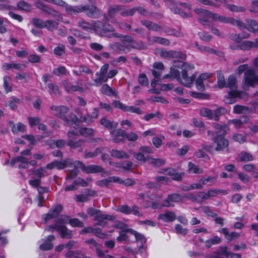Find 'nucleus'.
Listing matches in <instances>:
<instances>
[{"label":"nucleus","mask_w":258,"mask_h":258,"mask_svg":"<svg viewBox=\"0 0 258 258\" xmlns=\"http://www.w3.org/2000/svg\"><path fill=\"white\" fill-rule=\"evenodd\" d=\"M196 48L201 52L207 54H213L215 53V50L210 47L206 46H200L198 43L194 44Z\"/></svg>","instance_id":"40"},{"label":"nucleus","mask_w":258,"mask_h":258,"mask_svg":"<svg viewBox=\"0 0 258 258\" xmlns=\"http://www.w3.org/2000/svg\"><path fill=\"white\" fill-rule=\"evenodd\" d=\"M79 133L84 137H89L94 134V131L91 128L83 127L80 130Z\"/></svg>","instance_id":"56"},{"label":"nucleus","mask_w":258,"mask_h":258,"mask_svg":"<svg viewBox=\"0 0 258 258\" xmlns=\"http://www.w3.org/2000/svg\"><path fill=\"white\" fill-rule=\"evenodd\" d=\"M87 8L86 9L85 11L84 12H85L87 15L93 17L95 16V15L98 13L99 10L97 9L96 7L95 6H85Z\"/></svg>","instance_id":"50"},{"label":"nucleus","mask_w":258,"mask_h":258,"mask_svg":"<svg viewBox=\"0 0 258 258\" xmlns=\"http://www.w3.org/2000/svg\"><path fill=\"white\" fill-rule=\"evenodd\" d=\"M9 123L12 128V131L14 134L25 131L26 126L22 123L19 122L18 123L14 124L13 121H10Z\"/></svg>","instance_id":"25"},{"label":"nucleus","mask_w":258,"mask_h":258,"mask_svg":"<svg viewBox=\"0 0 258 258\" xmlns=\"http://www.w3.org/2000/svg\"><path fill=\"white\" fill-rule=\"evenodd\" d=\"M194 69L195 67L192 64L181 61H176L170 68L169 73L164 76L163 79H175L179 83L190 88L196 79L195 75L189 76L190 72Z\"/></svg>","instance_id":"1"},{"label":"nucleus","mask_w":258,"mask_h":258,"mask_svg":"<svg viewBox=\"0 0 258 258\" xmlns=\"http://www.w3.org/2000/svg\"><path fill=\"white\" fill-rule=\"evenodd\" d=\"M67 73V70L66 68L64 67L61 66L54 69L52 72L53 74L58 77L62 75H66Z\"/></svg>","instance_id":"47"},{"label":"nucleus","mask_w":258,"mask_h":258,"mask_svg":"<svg viewBox=\"0 0 258 258\" xmlns=\"http://www.w3.org/2000/svg\"><path fill=\"white\" fill-rule=\"evenodd\" d=\"M165 173L171 177V178L175 180H180L183 173H178L174 169L172 168H168L165 170Z\"/></svg>","instance_id":"32"},{"label":"nucleus","mask_w":258,"mask_h":258,"mask_svg":"<svg viewBox=\"0 0 258 258\" xmlns=\"http://www.w3.org/2000/svg\"><path fill=\"white\" fill-rule=\"evenodd\" d=\"M226 87H229L231 91L225 96V102L228 104H232L235 102V99L241 98V93L237 90V80L233 76H230L228 79Z\"/></svg>","instance_id":"5"},{"label":"nucleus","mask_w":258,"mask_h":258,"mask_svg":"<svg viewBox=\"0 0 258 258\" xmlns=\"http://www.w3.org/2000/svg\"><path fill=\"white\" fill-rule=\"evenodd\" d=\"M249 37V34L248 33L245 34L242 36L235 34L231 36V39L236 42L240 43L243 38H247Z\"/></svg>","instance_id":"62"},{"label":"nucleus","mask_w":258,"mask_h":258,"mask_svg":"<svg viewBox=\"0 0 258 258\" xmlns=\"http://www.w3.org/2000/svg\"><path fill=\"white\" fill-rule=\"evenodd\" d=\"M218 86L219 88H222L226 87V83L225 80L224 76L221 72H217Z\"/></svg>","instance_id":"46"},{"label":"nucleus","mask_w":258,"mask_h":258,"mask_svg":"<svg viewBox=\"0 0 258 258\" xmlns=\"http://www.w3.org/2000/svg\"><path fill=\"white\" fill-rule=\"evenodd\" d=\"M100 123L104 127L110 131L113 130V128H115L118 126V123L116 122L111 121L106 118H102L100 120Z\"/></svg>","instance_id":"35"},{"label":"nucleus","mask_w":258,"mask_h":258,"mask_svg":"<svg viewBox=\"0 0 258 258\" xmlns=\"http://www.w3.org/2000/svg\"><path fill=\"white\" fill-rule=\"evenodd\" d=\"M114 107L117 109H120L121 110L126 112L127 105L122 103L119 101L115 100L112 103Z\"/></svg>","instance_id":"64"},{"label":"nucleus","mask_w":258,"mask_h":258,"mask_svg":"<svg viewBox=\"0 0 258 258\" xmlns=\"http://www.w3.org/2000/svg\"><path fill=\"white\" fill-rule=\"evenodd\" d=\"M94 219L97 221V225L104 226L106 224L104 221V220H113L115 217L113 216L104 214L101 211H99Z\"/></svg>","instance_id":"18"},{"label":"nucleus","mask_w":258,"mask_h":258,"mask_svg":"<svg viewBox=\"0 0 258 258\" xmlns=\"http://www.w3.org/2000/svg\"><path fill=\"white\" fill-rule=\"evenodd\" d=\"M130 233L135 236L137 241L140 242L142 244L146 242V238L143 234L133 229L131 231Z\"/></svg>","instance_id":"53"},{"label":"nucleus","mask_w":258,"mask_h":258,"mask_svg":"<svg viewBox=\"0 0 258 258\" xmlns=\"http://www.w3.org/2000/svg\"><path fill=\"white\" fill-rule=\"evenodd\" d=\"M158 218L164 222H171L175 219V215L173 212H166L159 214Z\"/></svg>","instance_id":"30"},{"label":"nucleus","mask_w":258,"mask_h":258,"mask_svg":"<svg viewBox=\"0 0 258 258\" xmlns=\"http://www.w3.org/2000/svg\"><path fill=\"white\" fill-rule=\"evenodd\" d=\"M226 8L230 11L233 12H243L245 10V8H244L243 7H238L235 5L229 4L227 5Z\"/></svg>","instance_id":"58"},{"label":"nucleus","mask_w":258,"mask_h":258,"mask_svg":"<svg viewBox=\"0 0 258 258\" xmlns=\"http://www.w3.org/2000/svg\"><path fill=\"white\" fill-rule=\"evenodd\" d=\"M244 25L245 27L242 29L246 28L251 32H258V23L255 20L252 19L247 20L246 24H244Z\"/></svg>","instance_id":"24"},{"label":"nucleus","mask_w":258,"mask_h":258,"mask_svg":"<svg viewBox=\"0 0 258 258\" xmlns=\"http://www.w3.org/2000/svg\"><path fill=\"white\" fill-rule=\"evenodd\" d=\"M16 162L20 163L19 168H27L29 167V162L28 160L23 156H19L16 158H13L11 161V165L13 166Z\"/></svg>","instance_id":"22"},{"label":"nucleus","mask_w":258,"mask_h":258,"mask_svg":"<svg viewBox=\"0 0 258 258\" xmlns=\"http://www.w3.org/2000/svg\"><path fill=\"white\" fill-rule=\"evenodd\" d=\"M80 27L86 30H94L98 32L103 36L111 37L114 35L113 33V28L109 25H103L101 22H92L91 23H88L84 21H80L78 23Z\"/></svg>","instance_id":"4"},{"label":"nucleus","mask_w":258,"mask_h":258,"mask_svg":"<svg viewBox=\"0 0 258 258\" xmlns=\"http://www.w3.org/2000/svg\"><path fill=\"white\" fill-rule=\"evenodd\" d=\"M181 199L180 196L178 194H172L169 195L166 200V204L164 206L166 207H170L173 206V203H177L180 202Z\"/></svg>","instance_id":"28"},{"label":"nucleus","mask_w":258,"mask_h":258,"mask_svg":"<svg viewBox=\"0 0 258 258\" xmlns=\"http://www.w3.org/2000/svg\"><path fill=\"white\" fill-rule=\"evenodd\" d=\"M212 76V75L210 73H206L201 74L196 80L197 89L201 91H204L205 86L204 84V82L211 78Z\"/></svg>","instance_id":"16"},{"label":"nucleus","mask_w":258,"mask_h":258,"mask_svg":"<svg viewBox=\"0 0 258 258\" xmlns=\"http://www.w3.org/2000/svg\"><path fill=\"white\" fill-rule=\"evenodd\" d=\"M200 114L202 116L207 117L210 119H214L216 117L215 115L213 114V111L207 108H203L200 111Z\"/></svg>","instance_id":"41"},{"label":"nucleus","mask_w":258,"mask_h":258,"mask_svg":"<svg viewBox=\"0 0 258 258\" xmlns=\"http://www.w3.org/2000/svg\"><path fill=\"white\" fill-rule=\"evenodd\" d=\"M115 210L126 215L133 214L139 217L142 216V214L140 212L139 208L135 205L132 207H129L127 205H120L117 207Z\"/></svg>","instance_id":"11"},{"label":"nucleus","mask_w":258,"mask_h":258,"mask_svg":"<svg viewBox=\"0 0 258 258\" xmlns=\"http://www.w3.org/2000/svg\"><path fill=\"white\" fill-rule=\"evenodd\" d=\"M154 70L152 71V74L154 77L156 79H159L162 75V71L164 69L163 63L161 62H155L153 64Z\"/></svg>","instance_id":"23"},{"label":"nucleus","mask_w":258,"mask_h":258,"mask_svg":"<svg viewBox=\"0 0 258 258\" xmlns=\"http://www.w3.org/2000/svg\"><path fill=\"white\" fill-rule=\"evenodd\" d=\"M74 165L75 167H80L83 171L87 173L101 172L102 176L110 174L108 172L104 171V169L101 166L98 165H91L86 166L83 162L80 161H74Z\"/></svg>","instance_id":"6"},{"label":"nucleus","mask_w":258,"mask_h":258,"mask_svg":"<svg viewBox=\"0 0 258 258\" xmlns=\"http://www.w3.org/2000/svg\"><path fill=\"white\" fill-rule=\"evenodd\" d=\"M54 236L52 235H49L44 243L40 245V249L42 250L51 249L53 247V245L51 242L54 240Z\"/></svg>","instance_id":"26"},{"label":"nucleus","mask_w":258,"mask_h":258,"mask_svg":"<svg viewBox=\"0 0 258 258\" xmlns=\"http://www.w3.org/2000/svg\"><path fill=\"white\" fill-rule=\"evenodd\" d=\"M87 8L86 6H77L73 7L67 4L65 6L66 12L70 15L83 12L85 11Z\"/></svg>","instance_id":"21"},{"label":"nucleus","mask_w":258,"mask_h":258,"mask_svg":"<svg viewBox=\"0 0 258 258\" xmlns=\"http://www.w3.org/2000/svg\"><path fill=\"white\" fill-rule=\"evenodd\" d=\"M216 178V177L208 176L207 177H203L200 179V180L203 186H204L205 185L207 184L209 182H213Z\"/></svg>","instance_id":"63"},{"label":"nucleus","mask_w":258,"mask_h":258,"mask_svg":"<svg viewBox=\"0 0 258 258\" xmlns=\"http://www.w3.org/2000/svg\"><path fill=\"white\" fill-rule=\"evenodd\" d=\"M45 27L48 30L52 31L56 29L57 27V23L55 22L47 20L45 21Z\"/></svg>","instance_id":"57"},{"label":"nucleus","mask_w":258,"mask_h":258,"mask_svg":"<svg viewBox=\"0 0 258 258\" xmlns=\"http://www.w3.org/2000/svg\"><path fill=\"white\" fill-rule=\"evenodd\" d=\"M248 111V108L241 105H235L233 108V111L235 113L240 114L245 113Z\"/></svg>","instance_id":"60"},{"label":"nucleus","mask_w":258,"mask_h":258,"mask_svg":"<svg viewBox=\"0 0 258 258\" xmlns=\"http://www.w3.org/2000/svg\"><path fill=\"white\" fill-rule=\"evenodd\" d=\"M108 68L109 65L108 64H105L101 67L100 71L99 77L94 80L96 85H98L102 82H105L107 81V78H106V74L108 70Z\"/></svg>","instance_id":"19"},{"label":"nucleus","mask_w":258,"mask_h":258,"mask_svg":"<svg viewBox=\"0 0 258 258\" xmlns=\"http://www.w3.org/2000/svg\"><path fill=\"white\" fill-rule=\"evenodd\" d=\"M221 254L224 255L227 258H240L241 255L237 253H232L227 251V247L226 246L221 247L220 249Z\"/></svg>","instance_id":"36"},{"label":"nucleus","mask_w":258,"mask_h":258,"mask_svg":"<svg viewBox=\"0 0 258 258\" xmlns=\"http://www.w3.org/2000/svg\"><path fill=\"white\" fill-rule=\"evenodd\" d=\"M78 135L77 132H74L71 131L68 132V141L67 144L71 148L76 149L81 147L83 144V141L79 140L77 141H75L74 140L76 139V136Z\"/></svg>","instance_id":"12"},{"label":"nucleus","mask_w":258,"mask_h":258,"mask_svg":"<svg viewBox=\"0 0 258 258\" xmlns=\"http://www.w3.org/2000/svg\"><path fill=\"white\" fill-rule=\"evenodd\" d=\"M160 55L162 57L168 59L174 58L185 59L186 56L185 54L180 51L173 50L167 51L165 50H161L160 51Z\"/></svg>","instance_id":"14"},{"label":"nucleus","mask_w":258,"mask_h":258,"mask_svg":"<svg viewBox=\"0 0 258 258\" xmlns=\"http://www.w3.org/2000/svg\"><path fill=\"white\" fill-rule=\"evenodd\" d=\"M110 153L112 157L117 159H127L129 158L127 153L120 150L113 149L110 151Z\"/></svg>","instance_id":"33"},{"label":"nucleus","mask_w":258,"mask_h":258,"mask_svg":"<svg viewBox=\"0 0 258 258\" xmlns=\"http://www.w3.org/2000/svg\"><path fill=\"white\" fill-rule=\"evenodd\" d=\"M149 163L151 165L155 167H159L165 164V161L161 159H155L151 157H149L148 161Z\"/></svg>","instance_id":"43"},{"label":"nucleus","mask_w":258,"mask_h":258,"mask_svg":"<svg viewBox=\"0 0 258 258\" xmlns=\"http://www.w3.org/2000/svg\"><path fill=\"white\" fill-rule=\"evenodd\" d=\"M239 47L244 50H248L253 48L252 41L245 40L242 41L239 44Z\"/></svg>","instance_id":"44"},{"label":"nucleus","mask_w":258,"mask_h":258,"mask_svg":"<svg viewBox=\"0 0 258 258\" xmlns=\"http://www.w3.org/2000/svg\"><path fill=\"white\" fill-rule=\"evenodd\" d=\"M101 92L107 95H113L116 96V93L115 90L111 88L108 85L105 84L101 88Z\"/></svg>","instance_id":"42"},{"label":"nucleus","mask_w":258,"mask_h":258,"mask_svg":"<svg viewBox=\"0 0 258 258\" xmlns=\"http://www.w3.org/2000/svg\"><path fill=\"white\" fill-rule=\"evenodd\" d=\"M248 118L247 117L243 116L239 119H235L229 120L228 122V124H233L236 128H239L242 124L247 122Z\"/></svg>","instance_id":"31"},{"label":"nucleus","mask_w":258,"mask_h":258,"mask_svg":"<svg viewBox=\"0 0 258 258\" xmlns=\"http://www.w3.org/2000/svg\"><path fill=\"white\" fill-rule=\"evenodd\" d=\"M152 153L153 150L151 147L141 146L139 148V151L138 152L134 153V157L137 160L143 163H145L148 161L150 157L148 154H150Z\"/></svg>","instance_id":"10"},{"label":"nucleus","mask_w":258,"mask_h":258,"mask_svg":"<svg viewBox=\"0 0 258 258\" xmlns=\"http://www.w3.org/2000/svg\"><path fill=\"white\" fill-rule=\"evenodd\" d=\"M51 110L54 111V114L55 116L61 118L64 122L65 125L67 126L72 125V119L69 120L65 116V114L69 111L68 107L62 106H52L50 107Z\"/></svg>","instance_id":"9"},{"label":"nucleus","mask_w":258,"mask_h":258,"mask_svg":"<svg viewBox=\"0 0 258 258\" xmlns=\"http://www.w3.org/2000/svg\"><path fill=\"white\" fill-rule=\"evenodd\" d=\"M114 227L116 228L122 230V231L123 232H131V231L132 230V229H130L128 227L127 224L120 221H119L116 224H115L114 225Z\"/></svg>","instance_id":"54"},{"label":"nucleus","mask_w":258,"mask_h":258,"mask_svg":"<svg viewBox=\"0 0 258 258\" xmlns=\"http://www.w3.org/2000/svg\"><path fill=\"white\" fill-rule=\"evenodd\" d=\"M22 66L21 64L18 63H5L3 64L2 68L6 71L10 70L12 69L20 71L22 69Z\"/></svg>","instance_id":"37"},{"label":"nucleus","mask_w":258,"mask_h":258,"mask_svg":"<svg viewBox=\"0 0 258 258\" xmlns=\"http://www.w3.org/2000/svg\"><path fill=\"white\" fill-rule=\"evenodd\" d=\"M201 209L203 212L209 217H211L212 218L215 217L217 216V214L214 212H213L210 208L208 206H204L202 207Z\"/></svg>","instance_id":"61"},{"label":"nucleus","mask_w":258,"mask_h":258,"mask_svg":"<svg viewBox=\"0 0 258 258\" xmlns=\"http://www.w3.org/2000/svg\"><path fill=\"white\" fill-rule=\"evenodd\" d=\"M221 241V238L217 236H215L211 239L206 240L205 243L208 247H210L213 244L220 243Z\"/></svg>","instance_id":"52"},{"label":"nucleus","mask_w":258,"mask_h":258,"mask_svg":"<svg viewBox=\"0 0 258 258\" xmlns=\"http://www.w3.org/2000/svg\"><path fill=\"white\" fill-rule=\"evenodd\" d=\"M61 84L68 93H71L76 91L83 92V89L81 86L72 85L65 80H63L61 82Z\"/></svg>","instance_id":"20"},{"label":"nucleus","mask_w":258,"mask_h":258,"mask_svg":"<svg viewBox=\"0 0 258 258\" xmlns=\"http://www.w3.org/2000/svg\"><path fill=\"white\" fill-rule=\"evenodd\" d=\"M122 41L124 44L127 43L132 47L137 49H143L146 48V44L143 42H136L133 41L132 38L130 36H124L122 37Z\"/></svg>","instance_id":"17"},{"label":"nucleus","mask_w":258,"mask_h":258,"mask_svg":"<svg viewBox=\"0 0 258 258\" xmlns=\"http://www.w3.org/2000/svg\"><path fill=\"white\" fill-rule=\"evenodd\" d=\"M93 121V118L90 115H87L83 117H81L78 119L76 116L72 118V125L74 124H78L80 122H86L88 124Z\"/></svg>","instance_id":"29"},{"label":"nucleus","mask_w":258,"mask_h":258,"mask_svg":"<svg viewBox=\"0 0 258 258\" xmlns=\"http://www.w3.org/2000/svg\"><path fill=\"white\" fill-rule=\"evenodd\" d=\"M11 78L9 76H5L4 77V87L5 91L9 93L12 91V88L10 85Z\"/></svg>","instance_id":"51"},{"label":"nucleus","mask_w":258,"mask_h":258,"mask_svg":"<svg viewBox=\"0 0 258 258\" xmlns=\"http://www.w3.org/2000/svg\"><path fill=\"white\" fill-rule=\"evenodd\" d=\"M68 223H69L73 227H82L83 226V222L78 219H70L69 216L63 215L59 218L54 225H50L45 229L49 232H53L56 230L59 233L61 238L69 239L72 237L73 234L72 231L69 230L64 225Z\"/></svg>","instance_id":"3"},{"label":"nucleus","mask_w":258,"mask_h":258,"mask_svg":"<svg viewBox=\"0 0 258 258\" xmlns=\"http://www.w3.org/2000/svg\"><path fill=\"white\" fill-rule=\"evenodd\" d=\"M154 42H157L165 45H168L170 43L169 41L167 39L158 37H154L151 39H149L150 43H152Z\"/></svg>","instance_id":"45"},{"label":"nucleus","mask_w":258,"mask_h":258,"mask_svg":"<svg viewBox=\"0 0 258 258\" xmlns=\"http://www.w3.org/2000/svg\"><path fill=\"white\" fill-rule=\"evenodd\" d=\"M142 23L149 29L154 31H158L160 29V27L156 24L153 23L150 21H144Z\"/></svg>","instance_id":"55"},{"label":"nucleus","mask_w":258,"mask_h":258,"mask_svg":"<svg viewBox=\"0 0 258 258\" xmlns=\"http://www.w3.org/2000/svg\"><path fill=\"white\" fill-rule=\"evenodd\" d=\"M62 210V207L61 205L53 207L47 214L43 215V222L45 224L50 220L57 217Z\"/></svg>","instance_id":"13"},{"label":"nucleus","mask_w":258,"mask_h":258,"mask_svg":"<svg viewBox=\"0 0 258 258\" xmlns=\"http://www.w3.org/2000/svg\"><path fill=\"white\" fill-rule=\"evenodd\" d=\"M195 12L199 15V20L203 25H208L211 21H215L223 23H229L237 26L242 30L245 27L244 23L239 19H235L231 17L219 15L218 14L212 13L203 9H195Z\"/></svg>","instance_id":"2"},{"label":"nucleus","mask_w":258,"mask_h":258,"mask_svg":"<svg viewBox=\"0 0 258 258\" xmlns=\"http://www.w3.org/2000/svg\"><path fill=\"white\" fill-rule=\"evenodd\" d=\"M258 84V76L254 71L250 69L244 73V81L242 84L243 88L246 90L249 86L253 87Z\"/></svg>","instance_id":"8"},{"label":"nucleus","mask_w":258,"mask_h":258,"mask_svg":"<svg viewBox=\"0 0 258 258\" xmlns=\"http://www.w3.org/2000/svg\"><path fill=\"white\" fill-rule=\"evenodd\" d=\"M187 171L189 173L197 174H201L204 173V170L202 169L191 162L188 163Z\"/></svg>","instance_id":"34"},{"label":"nucleus","mask_w":258,"mask_h":258,"mask_svg":"<svg viewBox=\"0 0 258 258\" xmlns=\"http://www.w3.org/2000/svg\"><path fill=\"white\" fill-rule=\"evenodd\" d=\"M55 167L57 169L61 170L66 167L69 166L71 164H73L74 161L70 159H67L61 161H53Z\"/></svg>","instance_id":"27"},{"label":"nucleus","mask_w":258,"mask_h":258,"mask_svg":"<svg viewBox=\"0 0 258 258\" xmlns=\"http://www.w3.org/2000/svg\"><path fill=\"white\" fill-rule=\"evenodd\" d=\"M214 143L216 145V147L208 145L205 149L211 153H214L215 151H221L227 148L229 145L228 141L221 136H218L213 139Z\"/></svg>","instance_id":"7"},{"label":"nucleus","mask_w":258,"mask_h":258,"mask_svg":"<svg viewBox=\"0 0 258 258\" xmlns=\"http://www.w3.org/2000/svg\"><path fill=\"white\" fill-rule=\"evenodd\" d=\"M214 127L218 131L217 134L225 135L229 130L228 127L227 125H221L219 124H215Z\"/></svg>","instance_id":"49"},{"label":"nucleus","mask_w":258,"mask_h":258,"mask_svg":"<svg viewBox=\"0 0 258 258\" xmlns=\"http://www.w3.org/2000/svg\"><path fill=\"white\" fill-rule=\"evenodd\" d=\"M239 161L249 162L253 160V156L249 153L242 152L238 155Z\"/></svg>","instance_id":"38"},{"label":"nucleus","mask_w":258,"mask_h":258,"mask_svg":"<svg viewBox=\"0 0 258 258\" xmlns=\"http://www.w3.org/2000/svg\"><path fill=\"white\" fill-rule=\"evenodd\" d=\"M198 197V203L201 204L203 201L209 200L207 191H200L197 193Z\"/></svg>","instance_id":"59"},{"label":"nucleus","mask_w":258,"mask_h":258,"mask_svg":"<svg viewBox=\"0 0 258 258\" xmlns=\"http://www.w3.org/2000/svg\"><path fill=\"white\" fill-rule=\"evenodd\" d=\"M204 188V186L201 182L200 179L198 182L193 183L189 185L188 186L186 187L184 189L185 190H190L193 189H202Z\"/></svg>","instance_id":"48"},{"label":"nucleus","mask_w":258,"mask_h":258,"mask_svg":"<svg viewBox=\"0 0 258 258\" xmlns=\"http://www.w3.org/2000/svg\"><path fill=\"white\" fill-rule=\"evenodd\" d=\"M111 140L116 143L124 142L125 140V132L121 129L110 131Z\"/></svg>","instance_id":"15"},{"label":"nucleus","mask_w":258,"mask_h":258,"mask_svg":"<svg viewBox=\"0 0 258 258\" xmlns=\"http://www.w3.org/2000/svg\"><path fill=\"white\" fill-rule=\"evenodd\" d=\"M30 175H34L38 177L41 178L44 176L48 174L47 171L45 167H41L39 169L34 170L29 173Z\"/></svg>","instance_id":"39"}]
</instances>
